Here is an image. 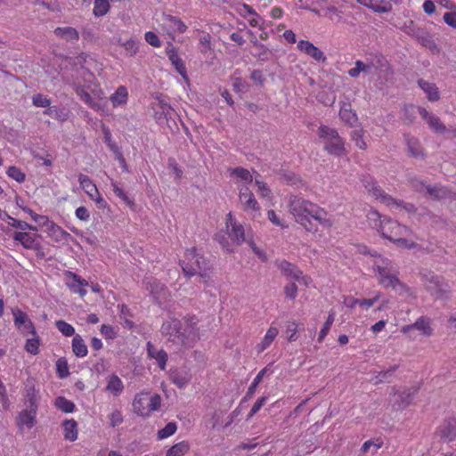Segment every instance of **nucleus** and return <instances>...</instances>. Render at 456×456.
<instances>
[{"label":"nucleus","mask_w":456,"mask_h":456,"mask_svg":"<svg viewBox=\"0 0 456 456\" xmlns=\"http://www.w3.org/2000/svg\"><path fill=\"white\" fill-rule=\"evenodd\" d=\"M289 211L296 222L307 232H315L317 231V228L312 224L311 218L325 227H330L332 224L331 221L327 218V212L324 209L297 195L289 196Z\"/></svg>","instance_id":"obj_1"},{"label":"nucleus","mask_w":456,"mask_h":456,"mask_svg":"<svg viewBox=\"0 0 456 456\" xmlns=\"http://www.w3.org/2000/svg\"><path fill=\"white\" fill-rule=\"evenodd\" d=\"M198 319L195 316L183 321L171 319L163 322L160 331L169 342L176 346L191 347L199 339Z\"/></svg>","instance_id":"obj_2"},{"label":"nucleus","mask_w":456,"mask_h":456,"mask_svg":"<svg viewBox=\"0 0 456 456\" xmlns=\"http://www.w3.org/2000/svg\"><path fill=\"white\" fill-rule=\"evenodd\" d=\"M373 269L379 273V282L384 288H391L399 295L409 294L410 289L398 279V267L387 258L376 261Z\"/></svg>","instance_id":"obj_3"},{"label":"nucleus","mask_w":456,"mask_h":456,"mask_svg":"<svg viewBox=\"0 0 456 456\" xmlns=\"http://www.w3.org/2000/svg\"><path fill=\"white\" fill-rule=\"evenodd\" d=\"M180 265L188 277L199 274L205 283L210 279L208 262L203 256L197 253L196 248L186 250L184 259L180 262Z\"/></svg>","instance_id":"obj_4"},{"label":"nucleus","mask_w":456,"mask_h":456,"mask_svg":"<svg viewBox=\"0 0 456 456\" xmlns=\"http://www.w3.org/2000/svg\"><path fill=\"white\" fill-rule=\"evenodd\" d=\"M380 233L383 238L389 240L400 248H415L417 247L413 240L407 238L411 231L390 217H385Z\"/></svg>","instance_id":"obj_5"},{"label":"nucleus","mask_w":456,"mask_h":456,"mask_svg":"<svg viewBox=\"0 0 456 456\" xmlns=\"http://www.w3.org/2000/svg\"><path fill=\"white\" fill-rule=\"evenodd\" d=\"M161 397L158 394L151 395L149 393L142 392L134 396L133 401L134 411L142 417H148L152 411L159 409Z\"/></svg>","instance_id":"obj_6"},{"label":"nucleus","mask_w":456,"mask_h":456,"mask_svg":"<svg viewBox=\"0 0 456 456\" xmlns=\"http://www.w3.org/2000/svg\"><path fill=\"white\" fill-rule=\"evenodd\" d=\"M319 135L324 141V150L330 154L340 156L345 152V142L337 130L326 126L319 127Z\"/></svg>","instance_id":"obj_7"},{"label":"nucleus","mask_w":456,"mask_h":456,"mask_svg":"<svg viewBox=\"0 0 456 456\" xmlns=\"http://www.w3.org/2000/svg\"><path fill=\"white\" fill-rule=\"evenodd\" d=\"M427 289L437 299L448 300L451 297L452 288L443 277L430 274L427 276Z\"/></svg>","instance_id":"obj_8"},{"label":"nucleus","mask_w":456,"mask_h":456,"mask_svg":"<svg viewBox=\"0 0 456 456\" xmlns=\"http://www.w3.org/2000/svg\"><path fill=\"white\" fill-rule=\"evenodd\" d=\"M12 313L14 316V323L22 333L26 335H36V330L33 322L28 318L27 314L20 309L13 310Z\"/></svg>","instance_id":"obj_9"},{"label":"nucleus","mask_w":456,"mask_h":456,"mask_svg":"<svg viewBox=\"0 0 456 456\" xmlns=\"http://www.w3.org/2000/svg\"><path fill=\"white\" fill-rule=\"evenodd\" d=\"M37 409H33L29 407H26V409L22 410L19 412L16 418V424L20 430H22L24 427L30 429L32 428L37 420Z\"/></svg>","instance_id":"obj_10"},{"label":"nucleus","mask_w":456,"mask_h":456,"mask_svg":"<svg viewBox=\"0 0 456 456\" xmlns=\"http://www.w3.org/2000/svg\"><path fill=\"white\" fill-rule=\"evenodd\" d=\"M226 228L228 231L229 237L234 240L238 245H240L245 241V231L241 224H238L232 217V214H228V220L226 223Z\"/></svg>","instance_id":"obj_11"},{"label":"nucleus","mask_w":456,"mask_h":456,"mask_svg":"<svg viewBox=\"0 0 456 456\" xmlns=\"http://www.w3.org/2000/svg\"><path fill=\"white\" fill-rule=\"evenodd\" d=\"M239 198L243 210L258 211L260 209L253 192L247 186H243L240 189Z\"/></svg>","instance_id":"obj_12"},{"label":"nucleus","mask_w":456,"mask_h":456,"mask_svg":"<svg viewBox=\"0 0 456 456\" xmlns=\"http://www.w3.org/2000/svg\"><path fill=\"white\" fill-rule=\"evenodd\" d=\"M297 48L306 55L312 57L316 61L325 62L327 60L323 52L314 45L310 41L300 40L297 44Z\"/></svg>","instance_id":"obj_13"},{"label":"nucleus","mask_w":456,"mask_h":456,"mask_svg":"<svg viewBox=\"0 0 456 456\" xmlns=\"http://www.w3.org/2000/svg\"><path fill=\"white\" fill-rule=\"evenodd\" d=\"M413 330H419L423 335L430 336L432 329L430 327L429 320L424 316L419 317L414 323L404 325L401 328V332L403 334L410 333Z\"/></svg>","instance_id":"obj_14"},{"label":"nucleus","mask_w":456,"mask_h":456,"mask_svg":"<svg viewBox=\"0 0 456 456\" xmlns=\"http://www.w3.org/2000/svg\"><path fill=\"white\" fill-rule=\"evenodd\" d=\"M419 115L425 119L431 129L436 133L444 134L446 132L445 126L441 122L440 118L432 113H429L426 109L419 107L418 109Z\"/></svg>","instance_id":"obj_15"},{"label":"nucleus","mask_w":456,"mask_h":456,"mask_svg":"<svg viewBox=\"0 0 456 456\" xmlns=\"http://www.w3.org/2000/svg\"><path fill=\"white\" fill-rule=\"evenodd\" d=\"M439 436L442 439L452 441L456 438V418L445 419L439 428Z\"/></svg>","instance_id":"obj_16"},{"label":"nucleus","mask_w":456,"mask_h":456,"mask_svg":"<svg viewBox=\"0 0 456 456\" xmlns=\"http://www.w3.org/2000/svg\"><path fill=\"white\" fill-rule=\"evenodd\" d=\"M277 266L283 275L295 281H300L302 271L299 270L297 265L286 260H281L277 263Z\"/></svg>","instance_id":"obj_17"},{"label":"nucleus","mask_w":456,"mask_h":456,"mask_svg":"<svg viewBox=\"0 0 456 456\" xmlns=\"http://www.w3.org/2000/svg\"><path fill=\"white\" fill-rule=\"evenodd\" d=\"M147 352L151 358L156 360L159 367L161 370H165L167 362V354L163 349H158L151 342L147 343Z\"/></svg>","instance_id":"obj_18"},{"label":"nucleus","mask_w":456,"mask_h":456,"mask_svg":"<svg viewBox=\"0 0 456 456\" xmlns=\"http://www.w3.org/2000/svg\"><path fill=\"white\" fill-rule=\"evenodd\" d=\"M13 240L20 241L21 245L28 249H38V243L36 241L35 236L26 232H15Z\"/></svg>","instance_id":"obj_19"},{"label":"nucleus","mask_w":456,"mask_h":456,"mask_svg":"<svg viewBox=\"0 0 456 456\" xmlns=\"http://www.w3.org/2000/svg\"><path fill=\"white\" fill-rule=\"evenodd\" d=\"M339 117L343 122L351 127H354L358 122V118L356 114L351 110L350 103L344 102L342 104L339 110Z\"/></svg>","instance_id":"obj_20"},{"label":"nucleus","mask_w":456,"mask_h":456,"mask_svg":"<svg viewBox=\"0 0 456 456\" xmlns=\"http://www.w3.org/2000/svg\"><path fill=\"white\" fill-rule=\"evenodd\" d=\"M53 32L58 37L68 42H75L79 38L77 30L72 27H58Z\"/></svg>","instance_id":"obj_21"},{"label":"nucleus","mask_w":456,"mask_h":456,"mask_svg":"<svg viewBox=\"0 0 456 456\" xmlns=\"http://www.w3.org/2000/svg\"><path fill=\"white\" fill-rule=\"evenodd\" d=\"M418 85L427 94L428 99L429 101L436 102L439 100V91L435 84L429 83L424 79H419Z\"/></svg>","instance_id":"obj_22"},{"label":"nucleus","mask_w":456,"mask_h":456,"mask_svg":"<svg viewBox=\"0 0 456 456\" xmlns=\"http://www.w3.org/2000/svg\"><path fill=\"white\" fill-rule=\"evenodd\" d=\"M106 390L114 395H119L124 390L122 380L116 375L111 374L107 378Z\"/></svg>","instance_id":"obj_23"},{"label":"nucleus","mask_w":456,"mask_h":456,"mask_svg":"<svg viewBox=\"0 0 456 456\" xmlns=\"http://www.w3.org/2000/svg\"><path fill=\"white\" fill-rule=\"evenodd\" d=\"M43 113L44 115L50 116L56 120L64 122L68 120L69 111L66 108L49 106Z\"/></svg>","instance_id":"obj_24"},{"label":"nucleus","mask_w":456,"mask_h":456,"mask_svg":"<svg viewBox=\"0 0 456 456\" xmlns=\"http://www.w3.org/2000/svg\"><path fill=\"white\" fill-rule=\"evenodd\" d=\"M64 438L75 441L77 438V423L74 419H67L62 423Z\"/></svg>","instance_id":"obj_25"},{"label":"nucleus","mask_w":456,"mask_h":456,"mask_svg":"<svg viewBox=\"0 0 456 456\" xmlns=\"http://www.w3.org/2000/svg\"><path fill=\"white\" fill-rule=\"evenodd\" d=\"M369 193L387 206H391V202H395V200L387 194L378 184L369 187Z\"/></svg>","instance_id":"obj_26"},{"label":"nucleus","mask_w":456,"mask_h":456,"mask_svg":"<svg viewBox=\"0 0 456 456\" xmlns=\"http://www.w3.org/2000/svg\"><path fill=\"white\" fill-rule=\"evenodd\" d=\"M169 378L172 383L176 385L179 388L185 387L190 381V378L187 372L184 370H172L170 372Z\"/></svg>","instance_id":"obj_27"},{"label":"nucleus","mask_w":456,"mask_h":456,"mask_svg":"<svg viewBox=\"0 0 456 456\" xmlns=\"http://www.w3.org/2000/svg\"><path fill=\"white\" fill-rule=\"evenodd\" d=\"M175 111L170 105H164L162 109H155L154 118L159 123H162L163 120L167 122L173 118Z\"/></svg>","instance_id":"obj_28"},{"label":"nucleus","mask_w":456,"mask_h":456,"mask_svg":"<svg viewBox=\"0 0 456 456\" xmlns=\"http://www.w3.org/2000/svg\"><path fill=\"white\" fill-rule=\"evenodd\" d=\"M78 182L81 188L88 196H93V193L98 194V189L88 175L80 174L78 175Z\"/></svg>","instance_id":"obj_29"},{"label":"nucleus","mask_w":456,"mask_h":456,"mask_svg":"<svg viewBox=\"0 0 456 456\" xmlns=\"http://www.w3.org/2000/svg\"><path fill=\"white\" fill-rule=\"evenodd\" d=\"M70 274L75 282L69 285V289L73 292L78 293L81 297H84L87 293L86 287L88 285V282L75 273H70Z\"/></svg>","instance_id":"obj_30"},{"label":"nucleus","mask_w":456,"mask_h":456,"mask_svg":"<svg viewBox=\"0 0 456 456\" xmlns=\"http://www.w3.org/2000/svg\"><path fill=\"white\" fill-rule=\"evenodd\" d=\"M408 152L411 156L414 158L423 157V149L420 145L419 141L414 137H409L406 140Z\"/></svg>","instance_id":"obj_31"},{"label":"nucleus","mask_w":456,"mask_h":456,"mask_svg":"<svg viewBox=\"0 0 456 456\" xmlns=\"http://www.w3.org/2000/svg\"><path fill=\"white\" fill-rule=\"evenodd\" d=\"M72 351L77 357H85L87 354V346L79 335H76L72 339Z\"/></svg>","instance_id":"obj_32"},{"label":"nucleus","mask_w":456,"mask_h":456,"mask_svg":"<svg viewBox=\"0 0 456 456\" xmlns=\"http://www.w3.org/2000/svg\"><path fill=\"white\" fill-rule=\"evenodd\" d=\"M385 217L382 216L377 210L370 209L367 214V219L370 225L375 229H377L379 232L381 231V226L385 222Z\"/></svg>","instance_id":"obj_33"},{"label":"nucleus","mask_w":456,"mask_h":456,"mask_svg":"<svg viewBox=\"0 0 456 456\" xmlns=\"http://www.w3.org/2000/svg\"><path fill=\"white\" fill-rule=\"evenodd\" d=\"M278 333H279L278 329L271 326L268 329L262 342L257 346L258 352H263L264 350H265L272 344V342L276 338Z\"/></svg>","instance_id":"obj_34"},{"label":"nucleus","mask_w":456,"mask_h":456,"mask_svg":"<svg viewBox=\"0 0 456 456\" xmlns=\"http://www.w3.org/2000/svg\"><path fill=\"white\" fill-rule=\"evenodd\" d=\"M416 108L413 105H405L401 110V118L405 125H411L416 118Z\"/></svg>","instance_id":"obj_35"},{"label":"nucleus","mask_w":456,"mask_h":456,"mask_svg":"<svg viewBox=\"0 0 456 456\" xmlns=\"http://www.w3.org/2000/svg\"><path fill=\"white\" fill-rule=\"evenodd\" d=\"M127 90L125 86H119L117 91L110 96V101L114 107L125 104L127 101Z\"/></svg>","instance_id":"obj_36"},{"label":"nucleus","mask_w":456,"mask_h":456,"mask_svg":"<svg viewBox=\"0 0 456 456\" xmlns=\"http://www.w3.org/2000/svg\"><path fill=\"white\" fill-rule=\"evenodd\" d=\"M189 449V444L185 441H182L169 448L166 452V456H182L184 455Z\"/></svg>","instance_id":"obj_37"},{"label":"nucleus","mask_w":456,"mask_h":456,"mask_svg":"<svg viewBox=\"0 0 456 456\" xmlns=\"http://www.w3.org/2000/svg\"><path fill=\"white\" fill-rule=\"evenodd\" d=\"M76 93L79 96L80 100L86 103L89 107L94 110H100V104L94 102L88 92H86L83 87L77 86L76 88Z\"/></svg>","instance_id":"obj_38"},{"label":"nucleus","mask_w":456,"mask_h":456,"mask_svg":"<svg viewBox=\"0 0 456 456\" xmlns=\"http://www.w3.org/2000/svg\"><path fill=\"white\" fill-rule=\"evenodd\" d=\"M168 58L172 64L175 66L177 72L182 77H186L187 71L184 63L183 60L178 56V54L175 52L172 51L168 53Z\"/></svg>","instance_id":"obj_39"},{"label":"nucleus","mask_w":456,"mask_h":456,"mask_svg":"<svg viewBox=\"0 0 456 456\" xmlns=\"http://www.w3.org/2000/svg\"><path fill=\"white\" fill-rule=\"evenodd\" d=\"M265 371H266V369L265 368V369L261 370L257 373V375L254 379L253 382L251 383V385L248 388V391H247L245 396L243 397L242 402L248 401V400H249L253 396V395L256 392V389L257 386L262 381L263 377H264Z\"/></svg>","instance_id":"obj_40"},{"label":"nucleus","mask_w":456,"mask_h":456,"mask_svg":"<svg viewBox=\"0 0 456 456\" xmlns=\"http://www.w3.org/2000/svg\"><path fill=\"white\" fill-rule=\"evenodd\" d=\"M418 41L427 48L430 50H434L436 48V44L432 39L429 34L424 32L423 30L418 29V31L415 34Z\"/></svg>","instance_id":"obj_41"},{"label":"nucleus","mask_w":456,"mask_h":456,"mask_svg":"<svg viewBox=\"0 0 456 456\" xmlns=\"http://www.w3.org/2000/svg\"><path fill=\"white\" fill-rule=\"evenodd\" d=\"M54 405L57 409L61 410L65 413L72 412L75 409L74 403L63 396H58L55 399Z\"/></svg>","instance_id":"obj_42"},{"label":"nucleus","mask_w":456,"mask_h":456,"mask_svg":"<svg viewBox=\"0 0 456 456\" xmlns=\"http://www.w3.org/2000/svg\"><path fill=\"white\" fill-rule=\"evenodd\" d=\"M25 398L27 407L33 409L38 408L37 394L34 387H26Z\"/></svg>","instance_id":"obj_43"},{"label":"nucleus","mask_w":456,"mask_h":456,"mask_svg":"<svg viewBox=\"0 0 456 456\" xmlns=\"http://www.w3.org/2000/svg\"><path fill=\"white\" fill-rule=\"evenodd\" d=\"M415 392H416V390L411 391V389H404L403 391L399 392L397 394L398 407L405 408L406 406H408L411 403Z\"/></svg>","instance_id":"obj_44"},{"label":"nucleus","mask_w":456,"mask_h":456,"mask_svg":"<svg viewBox=\"0 0 456 456\" xmlns=\"http://www.w3.org/2000/svg\"><path fill=\"white\" fill-rule=\"evenodd\" d=\"M363 134L364 130L362 127L355 128L350 133L351 140L354 141L355 145L361 150H365L367 147L363 140Z\"/></svg>","instance_id":"obj_45"},{"label":"nucleus","mask_w":456,"mask_h":456,"mask_svg":"<svg viewBox=\"0 0 456 456\" xmlns=\"http://www.w3.org/2000/svg\"><path fill=\"white\" fill-rule=\"evenodd\" d=\"M50 232L57 242L68 240V239L70 238V234L68 232L64 231L61 227L56 224L51 225Z\"/></svg>","instance_id":"obj_46"},{"label":"nucleus","mask_w":456,"mask_h":456,"mask_svg":"<svg viewBox=\"0 0 456 456\" xmlns=\"http://www.w3.org/2000/svg\"><path fill=\"white\" fill-rule=\"evenodd\" d=\"M110 10L108 0H95L94 4V14L96 17L105 15Z\"/></svg>","instance_id":"obj_47"},{"label":"nucleus","mask_w":456,"mask_h":456,"mask_svg":"<svg viewBox=\"0 0 456 456\" xmlns=\"http://www.w3.org/2000/svg\"><path fill=\"white\" fill-rule=\"evenodd\" d=\"M355 67L348 70V75L352 77H357L360 72H369L371 65L363 63L362 61H355Z\"/></svg>","instance_id":"obj_48"},{"label":"nucleus","mask_w":456,"mask_h":456,"mask_svg":"<svg viewBox=\"0 0 456 456\" xmlns=\"http://www.w3.org/2000/svg\"><path fill=\"white\" fill-rule=\"evenodd\" d=\"M111 186L113 188V191L117 197H118L121 200H123L126 205L133 207L134 202L129 199L126 193L117 184L114 180H111Z\"/></svg>","instance_id":"obj_49"},{"label":"nucleus","mask_w":456,"mask_h":456,"mask_svg":"<svg viewBox=\"0 0 456 456\" xmlns=\"http://www.w3.org/2000/svg\"><path fill=\"white\" fill-rule=\"evenodd\" d=\"M334 320H335V313L334 312H330L329 314V316H328V318H327V320H326L322 329L321 330V331L319 333L318 342H320V343L322 342L324 338L329 333Z\"/></svg>","instance_id":"obj_50"},{"label":"nucleus","mask_w":456,"mask_h":456,"mask_svg":"<svg viewBox=\"0 0 456 456\" xmlns=\"http://www.w3.org/2000/svg\"><path fill=\"white\" fill-rule=\"evenodd\" d=\"M56 371L61 379H64L69 375L68 362L65 358L61 357L57 360Z\"/></svg>","instance_id":"obj_51"},{"label":"nucleus","mask_w":456,"mask_h":456,"mask_svg":"<svg viewBox=\"0 0 456 456\" xmlns=\"http://www.w3.org/2000/svg\"><path fill=\"white\" fill-rule=\"evenodd\" d=\"M231 174L236 175L242 181L247 183H251L253 178L249 171L243 167H235L231 169Z\"/></svg>","instance_id":"obj_52"},{"label":"nucleus","mask_w":456,"mask_h":456,"mask_svg":"<svg viewBox=\"0 0 456 456\" xmlns=\"http://www.w3.org/2000/svg\"><path fill=\"white\" fill-rule=\"evenodd\" d=\"M55 326L66 337H71L75 333V329L65 321H57Z\"/></svg>","instance_id":"obj_53"},{"label":"nucleus","mask_w":456,"mask_h":456,"mask_svg":"<svg viewBox=\"0 0 456 456\" xmlns=\"http://www.w3.org/2000/svg\"><path fill=\"white\" fill-rule=\"evenodd\" d=\"M176 429H177L176 424L175 422H169L163 428L159 430L158 438L159 439L167 438V437L172 436L173 434H175Z\"/></svg>","instance_id":"obj_54"},{"label":"nucleus","mask_w":456,"mask_h":456,"mask_svg":"<svg viewBox=\"0 0 456 456\" xmlns=\"http://www.w3.org/2000/svg\"><path fill=\"white\" fill-rule=\"evenodd\" d=\"M33 337L31 338H28L25 349L27 352L32 354H37L38 353V346H39V339L36 335H32Z\"/></svg>","instance_id":"obj_55"},{"label":"nucleus","mask_w":456,"mask_h":456,"mask_svg":"<svg viewBox=\"0 0 456 456\" xmlns=\"http://www.w3.org/2000/svg\"><path fill=\"white\" fill-rule=\"evenodd\" d=\"M32 103L36 107L45 108L51 105V100L42 94H34Z\"/></svg>","instance_id":"obj_56"},{"label":"nucleus","mask_w":456,"mask_h":456,"mask_svg":"<svg viewBox=\"0 0 456 456\" xmlns=\"http://www.w3.org/2000/svg\"><path fill=\"white\" fill-rule=\"evenodd\" d=\"M7 175L11 178L14 179L18 183H22L25 181V174L17 167L12 166L7 170Z\"/></svg>","instance_id":"obj_57"},{"label":"nucleus","mask_w":456,"mask_h":456,"mask_svg":"<svg viewBox=\"0 0 456 456\" xmlns=\"http://www.w3.org/2000/svg\"><path fill=\"white\" fill-rule=\"evenodd\" d=\"M166 20H168L173 28L176 29L179 33H183L187 28V26L177 17L167 15Z\"/></svg>","instance_id":"obj_58"},{"label":"nucleus","mask_w":456,"mask_h":456,"mask_svg":"<svg viewBox=\"0 0 456 456\" xmlns=\"http://www.w3.org/2000/svg\"><path fill=\"white\" fill-rule=\"evenodd\" d=\"M256 48L259 50V52L256 54L257 58L262 61H269L272 53L268 48H266L263 44L255 43Z\"/></svg>","instance_id":"obj_59"},{"label":"nucleus","mask_w":456,"mask_h":456,"mask_svg":"<svg viewBox=\"0 0 456 456\" xmlns=\"http://www.w3.org/2000/svg\"><path fill=\"white\" fill-rule=\"evenodd\" d=\"M398 369V365H393L391 366L390 368H388L387 370H380L377 376V378L379 379V380L377 381L378 382H383V381H387L389 382V379L393 376V374L395 373V371Z\"/></svg>","instance_id":"obj_60"},{"label":"nucleus","mask_w":456,"mask_h":456,"mask_svg":"<svg viewBox=\"0 0 456 456\" xmlns=\"http://www.w3.org/2000/svg\"><path fill=\"white\" fill-rule=\"evenodd\" d=\"M9 219L12 220V223H10V224L16 228V229H20V230H22V231H25V230H34V231H37V228L32 226L31 224H28L27 222L25 221H20V220H17V219H14L12 217H11L10 216H7Z\"/></svg>","instance_id":"obj_61"},{"label":"nucleus","mask_w":456,"mask_h":456,"mask_svg":"<svg viewBox=\"0 0 456 456\" xmlns=\"http://www.w3.org/2000/svg\"><path fill=\"white\" fill-rule=\"evenodd\" d=\"M200 44L201 45L200 52L207 53L208 51L211 50V36L207 33L200 38Z\"/></svg>","instance_id":"obj_62"},{"label":"nucleus","mask_w":456,"mask_h":456,"mask_svg":"<svg viewBox=\"0 0 456 456\" xmlns=\"http://www.w3.org/2000/svg\"><path fill=\"white\" fill-rule=\"evenodd\" d=\"M110 424L111 427H116L123 422V416L120 411L115 410L110 415Z\"/></svg>","instance_id":"obj_63"},{"label":"nucleus","mask_w":456,"mask_h":456,"mask_svg":"<svg viewBox=\"0 0 456 456\" xmlns=\"http://www.w3.org/2000/svg\"><path fill=\"white\" fill-rule=\"evenodd\" d=\"M443 19L448 26H450L453 28H456V12H445L444 14Z\"/></svg>","instance_id":"obj_64"}]
</instances>
